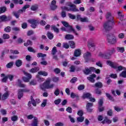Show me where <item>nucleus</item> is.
Segmentation results:
<instances>
[{"mask_svg": "<svg viewBox=\"0 0 126 126\" xmlns=\"http://www.w3.org/2000/svg\"><path fill=\"white\" fill-rule=\"evenodd\" d=\"M40 87L42 90H45V89H53V88L55 87V84H51V81L48 80L41 84Z\"/></svg>", "mask_w": 126, "mask_h": 126, "instance_id": "nucleus-1", "label": "nucleus"}, {"mask_svg": "<svg viewBox=\"0 0 126 126\" xmlns=\"http://www.w3.org/2000/svg\"><path fill=\"white\" fill-rule=\"evenodd\" d=\"M107 42L110 45H115L117 44L118 40L114 34L110 33L107 35Z\"/></svg>", "mask_w": 126, "mask_h": 126, "instance_id": "nucleus-2", "label": "nucleus"}, {"mask_svg": "<svg viewBox=\"0 0 126 126\" xmlns=\"http://www.w3.org/2000/svg\"><path fill=\"white\" fill-rule=\"evenodd\" d=\"M114 21H107L103 24V28L106 31H110L113 28V24Z\"/></svg>", "mask_w": 126, "mask_h": 126, "instance_id": "nucleus-3", "label": "nucleus"}, {"mask_svg": "<svg viewBox=\"0 0 126 126\" xmlns=\"http://www.w3.org/2000/svg\"><path fill=\"white\" fill-rule=\"evenodd\" d=\"M62 23L63 25V26H64V27H66V28L68 27L70 31H72V32H73V33L75 34L76 36H78V33H77V32L75 31L74 29H73V28H72V26L68 24V23L65 21H62Z\"/></svg>", "mask_w": 126, "mask_h": 126, "instance_id": "nucleus-4", "label": "nucleus"}, {"mask_svg": "<svg viewBox=\"0 0 126 126\" xmlns=\"http://www.w3.org/2000/svg\"><path fill=\"white\" fill-rule=\"evenodd\" d=\"M23 73H24V74L27 77H23V80L25 82H29V81H30V79L32 78V75L25 71H23Z\"/></svg>", "mask_w": 126, "mask_h": 126, "instance_id": "nucleus-5", "label": "nucleus"}, {"mask_svg": "<svg viewBox=\"0 0 126 126\" xmlns=\"http://www.w3.org/2000/svg\"><path fill=\"white\" fill-rule=\"evenodd\" d=\"M105 53H106L107 58L110 59V57H111L112 55L116 53V49L114 48H109L105 52Z\"/></svg>", "mask_w": 126, "mask_h": 126, "instance_id": "nucleus-6", "label": "nucleus"}, {"mask_svg": "<svg viewBox=\"0 0 126 126\" xmlns=\"http://www.w3.org/2000/svg\"><path fill=\"white\" fill-rule=\"evenodd\" d=\"M30 91V90L26 89H19L18 90V98L19 100H21V98L23 97V93L24 92H29Z\"/></svg>", "mask_w": 126, "mask_h": 126, "instance_id": "nucleus-7", "label": "nucleus"}, {"mask_svg": "<svg viewBox=\"0 0 126 126\" xmlns=\"http://www.w3.org/2000/svg\"><path fill=\"white\" fill-rule=\"evenodd\" d=\"M11 20V16H6L5 15H3L0 16V22H4L6 21H10Z\"/></svg>", "mask_w": 126, "mask_h": 126, "instance_id": "nucleus-8", "label": "nucleus"}, {"mask_svg": "<svg viewBox=\"0 0 126 126\" xmlns=\"http://www.w3.org/2000/svg\"><path fill=\"white\" fill-rule=\"evenodd\" d=\"M28 22L29 23H30V24H32L31 27L32 28H36L37 27V24H38V21L35 19H30L28 20Z\"/></svg>", "mask_w": 126, "mask_h": 126, "instance_id": "nucleus-9", "label": "nucleus"}, {"mask_svg": "<svg viewBox=\"0 0 126 126\" xmlns=\"http://www.w3.org/2000/svg\"><path fill=\"white\" fill-rule=\"evenodd\" d=\"M92 107H93V103L88 102L87 103L86 110L88 113H92V112H93V109H92Z\"/></svg>", "mask_w": 126, "mask_h": 126, "instance_id": "nucleus-10", "label": "nucleus"}, {"mask_svg": "<svg viewBox=\"0 0 126 126\" xmlns=\"http://www.w3.org/2000/svg\"><path fill=\"white\" fill-rule=\"evenodd\" d=\"M63 10H66V11H73V12H76V11H79V10L76 8H69L66 6L62 7Z\"/></svg>", "mask_w": 126, "mask_h": 126, "instance_id": "nucleus-11", "label": "nucleus"}, {"mask_svg": "<svg viewBox=\"0 0 126 126\" xmlns=\"http://www.w3.org/2000/svg\"><path fill=\"white\" fill-rule=\"evenodd\" d=\"M94 69V67H90V68H89L88 67H87L83 71V72L86 75H88V74H90V73H91L92 72H93Z\"/></svg>", "mask_w": 126, "mask_h": 126, "instance_id": "nucleus-12", "label": "nucleus"}, {"mask_svg": "<svg viewBox=\"0 0 126 126\" xmlns=\"http://www.w3.org/2000/svg\"><path fill=\"white\" fill-rule=\"evenodd\" d=\"M95 77H96V74H92V75H90L89 77H87V80H89V81L92 83H94V82H95V80L94 79Z\"/></svg>", "mask_w": 126, "mask_h": 126, "instance_id": "nucleus-13", "label": "nucleus"}, {"mask_svg": "<svg viewBox=\"0 0 126 126\" xmlns=\"http://www.w3.org/2000/svg\"><path fill=\"white\" fill-rule=\"evenodd\" d=\"M106 18L107 21H114V17L110 12H107L106 15Z\"/></svg>", "mask_w": 126, "mask_h": 126, "instance_id": "nucleus-14", "label": "nucleus"}, {"mask_svg": "<svg viewBox=\"0 0 126 126\" xmlns=\"http://www.w3.org/2000/svg\"><path fill=\"white\" fill-rule=\"evenodd\" d=\"M23 13V10H19L17 12L14 11L13 15L16 17V18H19V16L21 13Z\"/></svg>", "mask_w": 126, "mask_h": 126, "instance_id": "nucleus-15", "label": "nucleus"}, {"mask_svg": "<svg viewBox=\"0 0 126 126\" xmlns=\"http://www.w3.org/2000/svg\"><path fill=\"white\" fill-rule=\"evenodd\" d=\"M39 70H40V67L36 66L31 69L29 70V72H31V73H35V72L39 71Z\"/></svg>", "mask_w": 126, "mask_h": 126, "instance_id": "nucleus-16", "label": "nucleus"}, {"mask_svg": "<svg viewBox=\"0 0 126 126\" xmlns=\"http://www.w3.org/2000/svg\"><path fill=\"white\" fill-rule=\"evenodd\" d=\"M37 58H42L41 61H45V57H47L46 54H44L42 53H38L37 55Z\"/></svg>", "mask_w": 126, "mask_h": 126, "instance_id": "nucleus-17", "label": "nucleus"}, {"mask_svg": "<svg viewBox=\"0 0 126 126\" xmlns=\"http://www.w3.org/2000/svg\"><path fill=\"white\" fill-rule=\"evenodd\" d=\"M85 60H86V61L89 60V58H90V57H91V53L89 52H87L86 53H85V54H84V56H83Z\"/></svg>", "mask_w": 126, "mask_h": 126, "instance_id": "nucleus-18", "label": "nucleus"}, {"mask_svg": "<svg viewBox=\"0 0 126 126\" xmlns=\"http://www.w3.org/2000/svg\"><path fill=\"white\" fill-rule=\"evenodd\" d=\"M81 55V50L80 49H76L74 52V57H79Z\"/></svg>", "mask_w": 126, "mask_h": 126, "instance_id": "nucleus-19", "label": "nucleus"}, {"mask_svg": "<svg viewBox=\"0 0 126 126\" xmlns=\"http://www.w3.org/2000/svg\"><path fill=\"white\" fill-rule=\"evenodd\" d=\"M93 87H96V88H102L103 87V84L101 82L95 83L93 86Z\"/></svg>", "mask_w": 126, "mask_h": 126, "instance_id": "nucleus-20", "label": "nucleus"}, {"mask_svg": "<svg viewBox=\"0 0 126 126\" xmlns=\"http://www.w3.org/2000/svg\"><path fill=\"white\" fill-rule=\"evenodd\" d=\"M107 64H108V65L111 66V67H113V68H117V66H116L114 62H112L110 61H107Z\"/></svg>", "mask_w": 126, "mask_h": 126, "instance_id": "nucleus-21", "label": "nucleus"}, {"mask_svg": "<svg viewBox=\"0 0 126 126\" xmlns=\"http://www.w3.org/2000/svg\"><path fill=\"white\" fill-rule=\"evenodd\" d=\"M32 126H38V118L37 117H33V121L32 124H31Z\"/></svg>", "mask_w": 126, "mask_h": 126, "instance_id": "nucleus-22", "label": "nucleus"}, {"mask_svg": "<svg viewBox=\"0 0 126 126\" xmlns=\"http://www.w3.org/2000/svg\"><path fill=\"white\" fill-rule=\"evenodd\" d=\"M8 96H9V92H5L1 96L2 100H6Z\"/></svg>", "mask_w": 126, "mask_h": 126, "instance_id": "nucleus-23", "label": "nucleus"}, {"mask_svg": "<svg viewBox=\"0 0 126 126\" xmlns=\"http://www.w3.org/2000/svg\"><path fill=\"white\" fill-rule=\"evenodd\" d=\"M65 39H66V40H73V39H74V36H73V35L72 34H66L65 36Z\"/></svg>", "mask_w": 126, "mask_h": 126, "instance_id": "nucleus-24", "label": "nucleus"}, {"mask_svg": "<svg viewBox=\"0 0 126 126\" xmlns=\"http://www.w3.org/2000/svg\"><path fill=\"white\" fill-rule=\"evenodd\" d=\"M17 86L22 88H24L25 87H26V85L22 84V82L21 81V80L18 79V83H17Z\"/></svg>", "mask_w": 126, "mask_h": 126, "instance_id": "nucleus-25", "label": "nucleus"}, {"mask_svg": "<svg viewBox=\"0 0 126 126\" xmlns=\"http://www.w3.org/2000/svg\"><path fill=\"white\" fill-rule=\"evenodd\" d=\"M31 104H32V105L34 107H36V106L37 105V104L36 103V100L35 99H34L33 100L29 101L28 102V106L29 107H31Z\"/></svg>", "mask_w": 126, "mask_h": 126, "instance_id": "nucleus-26", "label": "nucleus"}, {"mask_svg": "<svg viewBox=\"0 0 126 126\" xmlns=\"http://www.w3.org/2000/svg\"><path fill=\"white\" fill-rule=\"evenodd\" d=\"M92 96V95H91V94L89 93H87L86 94H84L82 97L83 99H85V98H88L89 99H90V98H91Z\"/></svg>", "mask_w": 126, "mask_h": 126, "instance_id": "nucleus-27", "label": "nucleus"}, {"mask_svg": "<svg viewBox=\"0 0 126 126\" xmlns=\"http://www.w3.org/2000/svg\"><path fill=\"white\" fill-rule=\"evenodd\" d=\"M15 65L17 66V67H19L22 65V61L21 60H17L15 62Z\"/></svg>", "mask_w": 126, "mask_h": 126, "instance_id": "nucleus-28", "label": "nucleus"}, {"mask_svg": "<svg viewBox=\"0 0 126 126\" xmlns=\"http://www.w3.org/2000/svg\"><path fill=\"white\" fill-rule=\"evenodd\" d=\"M38 74L39 75H43V76H48V73L45 71H40L38 72Z\"/></svg>", "mask_w": 126, "mask_h": 126, "instance_id": "nucleus-29", "label": "nucleus"}, {"mask_svg": "<svg viewBox=\"0 0 126 126\" xmlns=\"http://www.w3.org/2000/svg\"><path fill=\"white\" fill-rule=\"evenodd\" d=\"M51 30H54V32H56V33H59L60 32L59 29H58V28L55 26H51Z\"/></svg>", "mask_w": 126, "mask_h": 126, "instance_id": "nucleus-30", "label": "nucleus"}, {"mask_svg": "<svg viewBox=\"0 0 126 126\" xmlns=\"http://www.w3.org/2000/svg\"><path fill=\"white\" fill-rule=\"evenodd\" d=\"M47 37L50 40H53V38H54V34L51 32H48Z\"/></svg>", "mask_w": 126, "mask_h": 126, "instance_id": "nucleus-31", "label": "nucleus"}, {"mask_svg": "<svg viewBox=\"0 0 126 126\" xmlns=\"http://www.w3.org/2000/svg\"><path fill=\"white\" fill-rule=\"evenodd\" d=\"M98 57H100V58H104V59H108L107 58V56L106 55V52H104V54L102 53H99L98 54Z\"/></svg>", "mask_w": 126, "mask_h": 126, "instance_id": "nucleus-32", "label": "nucleus"}, {"mask_svg": "<svg viewBox=\"0 0 126 126\" xmlns=\"http://www.w3.org/2000/svg\"><path fill=\"white\" fill-rule=\"evenodd\" d=\"M122 21V23L121 22H118L119 25H123L124 26V25H126V19L123 20H121Z\"/></svg>", "mask_w": 126, "mask_h": 126, "instance_id": "nucleus-33", "label": "nucleus"}, {"mask_svg": "<svg viewBox=\"0 0 126 126\" xmlns=\"http://www.w3.org/2000/svg\"><path fill=\"white\" fill-rule=\"evenodd\" d=\"M57 52H58V51L57 50V47L55 46L53 48L52 50L51 54L52 55H56V54H57Z\"/></svg>", "mask_w": 126, "mask_h": 126, "instance_id": "nucleus-34", "label": "nucleus"}, {"mask_svg": "<svg viewBox=\"0 0 126 126\" xmlns=\"http://www.w3.org/2000/svg\"><path fill=\"white\" fill-rule=\"evenodd\" d=\"M106 97H107V98H108V99H109V100H111V101L115 100V99H114V97H113V96H112V95H111V94H110L106 93Z\"/></svg>", "mask_w": 126, "mask_h": 126, "instance_id": "nucleus-35", "label": "nucleus"}, {"mask_svg": "<svg viewBox=\"0 0 126 126\" xmlns=\"http://www.w3.org/2000/svg\"><path fill=\"white\" fill-rule=\"evenodd\" d=\"M77 121L79 123H82V122L84 121V117L80 116L79 117L77 118Z\"/></svg>", "mask_w": 126, "mask_h": 126, "instance_id": "nucleus-36", "label": "nucleus"}, {"mask_svg": "<svg viewBox=\"0 0 126 126\" xmlns=\"http://www.w3.org/2000/svg\"><path fill=\"white\" fill-rule=\"evenodd\" d=\"M36 78H37V80L39 82H43V81L45 80L44 78L40 77V75L39 74L36 75Z\"/></svg>", "mask_w": 126, "mask_h": 126, "instance_id": "nucleus-37", "label": "nucleus"}, {"mask_svg": "<svg viewBox=\"0 0 126 126\" xmlns=\"http://www.w3.org/2000/svg\"><path fill=\"white\" fill-rule=\"evenodd\" d=\"M11 120L13 122H16L18 120V117H17V116L14 115L11 117Z\"/></svg>", "mask_w": 126, "mask_h": 126, "instance_id": "nucleus-38", "label": "nucleus"}, {"mask_svg": "<svg viewBox=\"0 0 126 126\" xmlns=\"http://www.w3.org/2000/svg\"><path fill=\"white\" fill-rule=\"evenodd\" d=\"M118 14L119 17H120V20H122V19H123L125 16V15L123 14V11H119L118 12Z\"/></svg>", "mask_w": 126, "mask_h": 126, "instance_id": "nucleus-39", "label": "nucleus"}, {"mask_svg": "<svg viewBox=\"0 0 126 126\" xmlns=\"http://www.w3.org/2000/svg\"><path fill=\"white\" fill-rule=\"evenodd\" d=\"M6 11V7H0V14H1V13H3L5 12Z\"/></svg>", "mask_w": 126, "mask_h": 126, "instance_id": "nucleus-40", "label": "nucleus"}, {"mask_svg": "<svg viewBox=\"0 0 126 126\" xmlns=\"http://www.w3.org/2000/svg\"><path fill=\"white\" fill-rule=\"evenodd\" d=\"M117 50L118 52H120V53H124L125 52V48L122 47H117Z\"/></svg>", "mask_w": 126, "mask_h": 126, "instance_id": "nucleus-41", "label": "nucleus"}, {"mask_svg": "<svg viewBox=\"0 0 126 126\" xmlns=\"http://www.w3.org/2000/svg\"><path fill=\"white\" fill-rule=\"evenodd\" d=\"M31 10H33V11H35L38 9V5H34L32 6L31 8Z\"/></svg>", "mask_w": 126, "mask_h": 126, "instance_id": "nucleus-42", "label": "nucleus"}, {"mask_svg": "<svg viewBox=\"0 0 126 126\" xmlns=\"http://www.w3.org/2000/svg\"><path fill=\"white\" fill-rule=\"evenodd\" d=\"M69 44H70V47L72 49H74V48H75V43H74V42H73V41H70Z\"/></svg>", "mask_w": 126, "mask_h": 126, "instance_id": "nucleus-43", "label": "nucleus"}, {"mask_svg": "<svg viewBox=\"0 0 126 126\" xmlns=\"http://www.w3.org/2000/svg\"><path fill=\"white\" fill-rule=\"evenodd\" d=\"M67 5L68 6H70V7H73V8H76V5H75L74 4H72L71 2L67 3Z\"/></svg>", "mask_w": 126, "mask_h": 126, "instance_id": "nucleus-44", "label": "nucleus"}, {"mask_svg": "<svg viewBox=\"0 0 126 126\" xmlns=\"http://www.w3.org/2000/svg\"><path fill=\"white\" fill-rule=\"evenodd\" d=\"M62 31H65V32H67L68 33H70V32H72V31H70V29L66 30V28L64 27H62L61 28Z\"/></svg>", "mask_w": 126, "mask_h": 126, "instance_id": "nucleus-45", "label": "nucleus"}, {"mask_svg": "<svg viewBox=\"0 0 126 126\" xmlns=\"http://www.w3.org/2000/svg\"><path fill=\"white\" fill-rule=\"evenodd\" d=\"M81 22H89V20L88 19V18H87V17H85L84 18H82Z\"/></svg>", "mask_w": 126, "mask_h": 126, "instance_id": "nucleus-46", "label": "nucleus"}, {"mask_svg": "<svg viewBox=\"0 0 126 126\" xmlns=\"http://www.w3.org/2000/svg\"><path fill=\"white\" fill-rule=\"evenodd\" d=\"M70 97L71 98H72V99H74V98H78V97H79L78 96V94H75L73 93H71V95H70Z\"/></svg>", "mask_w": 126, "mask_h": 126, "instance_id": "nucleus-47", "label": "nucleus"}, {"mask_svg": "<svg viewBox=\"0 0 126 126\" xmlns=\"http://www.w3.org/2000/svg\"><path fill=\"white\" fill-rule=\"evenodd\" d=\"M120 76L122 77H124V78H126V71H123L120 74Z\"/></svg>", "mask_w": 126, "mask_h": 126, "instance_id": "nucleus-48", "label": "nucleus"}, {"mask_svg": "<svg viewBox=\"0 0 126 126\" xmlns=\"http://www.w3.org/2000/svg\"><path fill=\"white\" fill-rule=\"evenodd\" d=\"M28 51L30 52L31 53H36V50H35L32 47H28Z\"/></svg>", "mask_w": 126, "mask_h": 126, "instance_id": "nucleus-49", "label": "nucleus"}, {"mask_svg": "<svg viewBox=\"0 0 126 126\" xmlns=\"http://www.w3.org/2000/svg\"><path fill=\"white\" fill-rule=\"evenodd\" d=\"M68 16L69 17V18H70L71 19H75L76 18V17L75 16V15H73L71 13H68Z\"/></svg>", "mask_w": 126, "mask_h": 126, "instance_id": "nucleus-50", "label": "nucleus"}, {"mask_svg": "<svg viewBox=\"0 0 126 126\" xmlns=\"http://www.w3.org/2000/svg\"><path fill=\"white\" fill-rule=\"evenodd\" d=\"M7 78L9 79L10 81H12L13 80V77H14V76L11 74H9L7 76Z\"/></svg>", "mask_w": 126, "mask_h": 126, "instance_id": "nucleus-51", "label": "nucleus"}, {"mask_svg": "<svg viewBox=\"0 0 126 126\" xmlns=\"http://www.w3.org/2000/svg\"><path fill=\"white\" fill-rule=\"evenodd\" d=\"M88 46L90 49V48H94L95 47V44L92 43V42H90L88 44Z\"/></svg>", "mask_w": 126, "mask_h": 126, "instance_id": "nucleus-52", "label": "nucleus"}, {"mask_svg": "<svg viewBox=\"0 0 126 126\" xmlns=\"http://www.w3.org/2000/svg\"><path fill=\"white\" fill-rule=\"evenodd\" d=\"M107 116L109 117H112L113 116V110L112 109H110L107 111Z\"/></svg>", "mask_w": 126, "mask_h": 126, "instance_id": "nucleus-53", "label": "nucleus"}, {"mask_svg": "<svg viewBox=\"0 0 126 126\" xmlns=\"http://www.w3.org/2000/svg\"><path fill=\"white\" fill-rule=\"evenodd\" d=\"M54 71L57 74H59V73H61V69H60L59 68H56L54 69Z\"/></svg>", "mask_w": 126, "mask_h": 126, "instance_id": "nucleus-54", "label": "nucleus"}, {"mask_svg": "<svg viewBox=\"0 0 126 126\" xmlns=\"http://www.w3.org/2000/svg\"><path fill=\"white\" fill-rule=\"evenodd\" d=\"M77 81V78L73 77L71 80L70 81L71 83H75Z\"/></svg>", "mask_w": 126, "mask_h": 126, "instance_id": "nucleus-55", "label": "nucleus"}, {"mask_svg": "<svg viewBox=\"0 0 126 126\" xmlns=\"http://www.w3.org/2000/svg\"><path fill=\"white\" fill-rule=\"evenodd\" d=\"M13 66V62H10L9 63L7 64L6 67H7V68H10V67H11Z\"/></svg>", "mask_w": 126, "mask_h": 126, "instance_id": "nucleus-56", "label": "nucleus"}, {"mask_svg": "<svg viewBox=\"0 0 126 126\" xmlns=\"http://www.w3.org/2000/svg\"><path fill=\"white\" fill-rule=\"evenodd\" d=\"M47 99H44L43 102L41 104V107H45L47 105Z\"/></svg>", "mask_w": 126, "mask_h": 126, "instance_id": "nucleus-57", "label": "nucleus"}, {"mask_svg": "<svg viewBox=\"0 0 126 126\" xmlns=\"http://www.w3.org/2000/svg\"><path fill=\"white\" fill-rule=\"evenodd\" d=\"M30 85H36L37 84V82L34 80H32L29 83Z\"/></svg>", "mask_w": 126, "mask_h": 126, "instance_id": "nucleus-58", "label": "nucleus"}, {"mask_svg": "<svg viewBox=\"0 0 126 126\" xmlns=\"http://www.w3.org/2000/svg\"><path fill=\"white\" fill-rule=\"evenodd\" d=\"M63 48H64V49H68V48H69V45L68 44V43H63Z\"/></svg>", "mask_w": 126, "mask_h": 126, "instance_id": "nucleus-59", "label": "nucleus"}, {"mask_svg": "<svg viewBox=\"0 0 126 126\" xmlns=\"http://www.w3.org/2000/svg\"><path fill=\"white\" fill-rule=\"evenodd\" d=\"M85 86L83 85H80L78 87V89L79 91H81V90H83L84 89Z\"/></svg>", "mask_w": 126, "mask_h": 126, "instance_id": "nucleus-60", "label": "nucleus"}, {"mask_svg": "<svg viewBox=\"0 0 126 126\" xmlns=\"http://www.w3.org/2000/svg\"><path fill=\"white\" fill-rule=\"evenodd\" d=\"M17 43L18 44H22V43H23V40L22 38H21V37H19L17 39Z\"/></svg>", "mask_w": 126, "mask_h": 126, "instance_id": "nucleus-61", "label": "nucleus"}, {"mask_svg": "<svg viewBox=\"0 0 126 126\" xmlns=\"http://www.w3.org/2000/svg\"><path fill=\"white\" fill-rule=\"evenodd\" d=\"M98 109L99 112H103V111H104L105 110V107H104L102 106H98Z\"/></svg>", "mask_w": 126, "mask_h": 126, "instance_id": "nucleus-62", "label": "nucleus"}, {"mask_svg": "<svg viewBox=\"0 0 126 126\" xmlns=\"http://www.w3.org/2000/svg\"><path fill=\"white\" fill-rule=\"evenodd\" d=\"M57 5H50V8L51 9V10H56V9H57Z\"/></svg>", "mask_w": 126, "mask_h": 126, "instance_id": "nucleus-63", "label": "nucleus"}, {"mask_svg": "<svg viewBox=\"0 0 126 126\" xmlns=\"http://www.w3.org/2000/svg\"><path fill=\"white\" fill-rule=\"evenodd\" d=\"M11 30V29L10 28V27L8 26L6 28L4 29V31H5V32H10V31Z\"/></svg>", "mask_w": 126, "mask_h": 126, "instance_id": "nucleus-64", "label": "nucleus"}]
</instances>
